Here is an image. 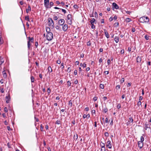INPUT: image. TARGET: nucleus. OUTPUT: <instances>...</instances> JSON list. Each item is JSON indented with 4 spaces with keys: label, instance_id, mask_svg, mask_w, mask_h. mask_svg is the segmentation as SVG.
I'll list each match as a JSON object with an SVG mask.
<instances>
[{
    "label": "nucleus",
    "instance_id": "obj_34",
    "mask_svg": "<svg viewBox=\"0 0 151 151\" xmlns=\"http://www.w3.org/2000/svg\"><path fill=\"white\" fill-rule=\"evenodd\" d=\"M114 26L115 27H117L118 26H119V23L118 22H115L114 24Z\"/></svg>",
    "mask_w": 151,
    "mask_h": 151
},
{
    "label": "nucleus",
    "instance_id": "obj_37",
    "mask_svg": "<svg viewBox=\"0 0 151 151\" xmlns=\"http://www.w3.org/2000/svg\"><path fill=\"white\" fill-rule=\"evenodd\" d=\"M50 91H51L50 89V88H48L47 89V93H48V95H49L50 93Z\"/></svg>",
    "mask_w": 151,
    "mask_h": 151
},
{
    "label": "nucleus",
    "instance_id": "obj_53",
    "mask_svg": "<svg viewBox=\"0 0 151 151\" xmlns=\"http://www.w3.org/2000/svg\"><path fill=\"white\" fill-rule=\"evenodd\" d=\"M35 119L36 120V122H38L39 121V119L38 118L35 116Z\"/></svg>",
    "mask_w": 151,
    "mask_h": 151
},
{
    "label": "nucleus",
    "instance_id": "obj_5",
    "mask_svg": "<svg viewBox=\"0 0 151 151\" xmlns=\"http://www.w3.org/2000/svg\"><path fill=\"white\" fill-rule=\"evenodd\" d=\"M49 1V0H44V5L46 8L47 9L49 8V7L48 6Z\"/></svg>",
    "mask_w": 151,
    "mask_h": 151
},
{
    "label": "nucleus",
    "instance_id": "obj_6",
    "mask_svg": "<svg viewBox=\"0 0 151 151\" xmlns=\"http://www.w3.org/2000/svg\"><path fill=\"white\" fill-rule=\"evenodd\" d=\"M65 21L63 19H61L59 21L58 24L60 26H63L65 23Z\"/></svg>",
    "mask_w": 151,
    "mask_h": 151
},
{
    "label": "nucleus",
    "instance_id": "obj_58",
    "mask_svg": "<svg viewBox=\"0 0 151 151\" xmlns=\"http://www.w3.org/2000/svg\"><path fill=\"white\" fill-rule=\"evenodd\" d=\"M70 67H68L67 69V71L68 72H70Z\"/></svg>",
    "mask_w": 151,
    "mask_h": 151
},
{
    "label": "nucleus",
    "instance_id": "obj_3",
    "mask_svg": "<svg viewBox=\"0 0 151 151\" xmlns=\"http://www.w3.org/2000/svg\"><path fill=\"white\" fill-rule=\"evenodd\" d=\"M67 20L68 22V23L70 25H71L72 24V22L71 19L72 18V15L71 14H68L67 16Z\"/></svg>",
    "mask_w": 151,
    "mask_h": 151
},
{
    "label": "nucleus",
    "instance_id": "obj_61",
    "mask_svg": "<svg viewBox=\"0 0 151 151\" xmlns=\"http://www.w3.org/2000/svg\"><path fill=\"white\" fill-rule=\"evenodd\" d=\"M117 18V17L116 16H115L114 17H113V19H114V20H116Z\"/></svg>",
    "mask_w": 151,
    "mask_h": 151
},
{
    "label": "nucleus",
    "instance_id": "obj_25",
    "mask_svg": "<svg viewBox=\"0 0 151 151\" xmlns=\"http://www.w3.org/2000/svg\"><path fill=\"white\" fill-rule=\"evenodd\" d=\"M101 151H106L105 147H104V146H101Z\"/></svg>",
    "mask_w": 151,
    "mask_h": 151
},
{
    "label": "nucleus",
    "instance_id": "obj_60",
    "mask_svg": "<svg viewBox=\"0 0 151 151\" xmlns=\"http://www.w3.org/2000/svg\"><path fill=\"white\" fill-rule=\"evenodd\" d=\"M145 126L146 128V129L147 128H148V125L147 124H145Z\"/></svg>",
    "mask_w": 151,
    "mask_h": 151
},
{
    "label": "nucleus",
    "instance_id": "obj_27",
    "mask_svg": "<svg viewBox=\"0 0 151 151\" xmlns=\"http://www.w3.org/2000/svg\"><path fill=\"white\" fill-rule=\"evenodd\" d=\"M150 37L147 35H145V38L146 40H148L149 39V38Z\"/></svg>",
    "mask_w": 151,
    "mask_h": 151
},
{
    "label": "nucleus",
    "instance_id": "obj_49",
    "mask_svg": "<svg viewBox=\"0 0 151 151\" xmlns=\"http://www.w3.org/2000/svg\"><path fill=\"white\" fill-rule=\"evenodd\" d=\"M3 43V41L2 40V39L1 37H0V44H1Z\"/></svg>",
    "mask_w": 151,
    "mask_h": 151
},
{
    "label": "nucleus",
    "instance_id": "obj_30",
    "mask_svg": "<svg viewBox=\"0 0 151 151\" xmlns=\"http://www.w3.org/2000/svg\"><path fill=\"white\" fill-rule=\"evenodd\" d=\"M73 7L75 9H77L79 7L77 4H75L73 6Z\"/></svg>",
    "mask_w": 151,
    "mask_h": 151
},
{
    "label": "nucleus",
    "instance_id": "obj_17",
    "mask_svg": "<svg viewBox=\"0 0 151 151\" xmlns=\"http://www.w3.org/2000/svg\"><path fill=\"white\" fill-rule=\"evenodd\" d=\"M2 74L3 76V77L4 78H6V77L7 76V75L6 73L5 72V71L4 70L2 72Z\"/></svg>",
    "mask_w": 151,
    "mask_h": 151
},
{
    "label": "nucleus",
    "instance_id": "obj_10",
    "mask_svg": "<svg viewBox=\"0 0 151 151\" xmlns=\"http://www.w3.org/2000/svg\"><path fill=\"white\" fill-rule=\"evenodd\" d=\"M138 143V147L140 148H141L143 146V143L141 142H139Z\"/></svg>",
    "mask_w": 151,
    "mask_h": 151
},
{
    "label": "nucleus",
    "instance_id": "obj_55",
    "mask_svg": "<svg viewBox=\"0 0 151 151\" xmlns=\"http://www.w3.org/2000/svg\"><path fill=\"white\" fill-rule=\"evenodd\" d=\"M57 63L58 64H60L61 63V61L60 60H58L57 61Z\"/></svg>",
    "mask_w": 151,
    "mask_h": 151
},
{
    "label": "nucleus",
    "instance_id": "obj_45",
    "mask_svg": "<svg viewBox=\"0 0 151 151\" xmlns=\"http://www.w3.org/2000/svg\"><path fill=\"white\" fill-rule=\"evenodd\" d=\"M55 28L56 29L58 30V29H60V27L58 25H56L55 26Z\"/></svg>",
    "mask_w": 151,
    "mask_h": 151
},
{
    "label": "nucleus",
    "instance_id": "obj_54",
    "mask_svg": "<svg viewBox=\"0 0 151 151\" xmlns=\"http://www.w3.org/2000/svg\"><path fill=\"white\" fill-rule=\"evenodd\" d=\"M58 17L57 16H55L53 18V19L55 20H56L58 19Z\"/></svg>",
    "mask_w": 151,
    "mask_h": 151
},
{
    "label": "nucleus",
    "instance_id": "obj_31",
    "mask_svg": "<svg viewBox=\"0 0 151 151\" xmlns=\"http://www.w3.org/2000/svg\"><path fill=\"white\" fill-rule=\"evenodd\" d=\"M108 111V109L107 108V107H104V109H103V111L105 112V113H106Z\"/></svg>",
    "mask_w": 151,
    "mask_h": 151
},
{
    "label": "nucleus",
    "instance_id": "obj_7",
    "mask_svg": "<svg viewBox=\"0 0 151 151\" xmlns=\"http://www.w3.org/2000/svg\"><path fill=\"white\" fill-rule=\"evenodd\" d=\"M62 29L65 32L68 29V26L66 24H63V26H62Z\"/></svg>",
    "mask_w": 151,
    "mask_h": 151
},
{
    "label": "nucleus",
    "instance_id": "obj_12",
    "mask_svg": "<svg viewBox=\"0 0 151 151\" xmlns=\"http://www.w3.org/2000/svg\"><path fill=\"white\" fill-rule=\"evenodd\" d=\"M104 34L105 36L107 38H108L109 37V34L107 31L105 29H104Z\"/></svg>",
    "mask_w": 151,
    "mask_h": 151
},
{
    "label": "nucleus",
    "instance_id": "obj_64",
    "mask_svg": "<svg viewBox=\"0 0 151 151\" xmlns=\"http://www.w3.org/2000/svg\"><path fill=\"white\" fill-rule=\"evenodd\" d=\"M104 73L106 75L108 74L109 73V72L108 71H105Z\"/></svg>",
    "mask_w": 151,
    "mask_h": 151
},
{
    "label": "nucleus",
    "instance_id": "obj_43",
    "mask_svg": "<svg viewBox=\"0 0 151 151\" xmlns=\"http://www.w3.org/2000/svg\"><path fill=\"white\" fill-rule=\"evenodd\" d=\"M60 9L62 10V11L64 13V14L66 13V11L65 9Z\"/></svg>",
    "mask_w": 151,
    "mask_h": 151
},
{
    "label": "nucleus",
    "instance_id": "obj_11",
    "mask_svg": "<svg viewBox=\"0 0 151 151\" xmlns=\"http://www.w3.org/2000/svg\"><path fill=\"white\" fill-rule=\"evenodd\" d=\"M113 6L116 9H118L119 8V6L115 3H113L112 4Z\"/></svg>",
    "mask_w": 151,
    "mask_h": 151
},
{
    "label": "nucleus",
    "instance_id": "obj_44",
    "mask_svg": "<svg viewBox=\"0 0 151 151\" xmlns=\"http://www.w3.org/2000/svg\"><path fill=\"white\" fill-rule=\"evenodd\" d=\"M141 101H139L138 102L137 104V105L138 106H139V105H141Z\"/></svg>",
    "mask_w": 151,
    "mask_h": 151
},
{
    "label": "nucleus",
    "instance_id": "obj_59",
    "mask_svg": "<svg viewBox=\"0 0 151 151\" xmlns=\"http://www.w3.org/2000/svg\"><path fill=\"white\" fill-rule=\"evenodd\" d=\"M135 30L134 28H132V32H135Z\"/></svg>",
    "mask_w": 151,
    "mask_h": 151
},
{
    "label": "nucleus",
    "instance_id": "obj_46",
    "mask_svg": "<svg viewBox=\"0 0 151 151\" xmlns=\"http://www.w3.org/2000/svg\"><path fill=\"white\" fill-rule=\"evenodd\" d=\"M121 104H119L117 106V108L118 109H119L121 108Z\"/></svg>",
    "mask_w": 151,
    "mask_h": 151
},
{
    "label": "nucleus",
    "instance_id": "obj_19",
    "mask_svg": "<svg viewBox=\"0 0 151 151\" xmlns=\"http://www.w3.org/2000/svg\"><path fill=\"white\" fill-rule=\"evenodd\" d=\"M95 21L96 20L92 18L90 21V22L91 24H94V23L95 22Z\"/></svg>",
    "mask_w": 151,
    "mask_h": 151
},
{
    "label": "nucleus",
    "instance_id": "obj_62",
    "mask_svg": "<svg viewBox=\"0 0 151 151\" xmlns=\"http://www.w3.org/2000/svg\"><path fill=\"white\" fill-rule=\"evenodd\" d=\"M56 123L57 124H60V122L59 120H57L56 122Z\"/></svg>",
    "mask_w": 151,
    "mask_h": 151
},
{
    "label": "nucleus",
    "instance_id": "obj_52",
    "mask_svg": "<svg viewBox=\"0 0 151 151\" xmlns=\"http://www.w3.org/2000/svg\"><path fill=\"white\" fill-rule=\"evenodd\" d=\"M120 85H117L116 87V89H119L120 88Z\"/></svg>",
    "mask_w": 151,
    "mask_h": 151
},
{
    "label": "nucleus",
    "instance_id": "obj_21",
    "mask_svg": "<svg viewBox=\"0 0 151 151\" xmlns=\"http://www.w3.org/2000/svg\"><path fill=\"white\" fill-rule=\"evenodd\" d=\"M48 72L50 73L52 71V69L50 66H49L48 68Z\"/></svg>",
    "mask_w": 151,
    "mask_h": 151
},
{
    "label": "nucleus",
    "instance_id": "obj_32",
    "mask_svg": "<svg viewBox=\"0 0 151 151\" xmlns=\"http://www.w3.org/2000/svg\"><path fill=\"white\" fill-rule=\"evenodd\" d=\"M129 121H128L129 122L132 123L133 122V119H132V117H130L129 118Z\"/></svg>",
    "mask_w": 151,
    "mask_h": 151
},
{
    "label": "nucleus",
    "instance_id": "obj_9",
    "mask_svg": "<svg viewBox=\"0 0 151 151\" xmlns=\"http://www.w3.org/2000/svg\"><path fill=\"white\" fill-rule=\"evenodd\" d=\"M6 102L7 103H8L10 100V97L9 95L8 96H6L5 98Z\"/></svg>",
    "mask_w": 151,
    "mask_h": 151
},
{
    "label": "nucleus",
    "instance_id": "obj_13",
    "mask_svg": "<svg viewBox=\"0 0 151 151\" xmlns=\"http://www.w3.org/2000/svg\"><path fill=\"white\" fill-rule=\"evenodd\" d=\"M90 115L89 114H88L87 115L84 114L83 115V117L84 119H85V118H86L87 119H88L90 117Z\"/></svg>",
    "mask_w": 151,
    "mask_h": 151
},
{
    "label": "nucleus",
    "instance_id": "obj_47",
    "mask_svg": "<svg viewBox=\"0 0 151 151\" xmlns=\"http://www.w3.org/2000/svg\"><path fill=\"white\" fill-rule=\"evenodd\" d=\"M124 81V78H122L121 80V83H123Z\"/></svg>",
    "mask_w": 151,
    "mask_h": 151
},
{
    "label": "nucleus",
    "instance_id": "obj_24",
    "mask_svg": "<svg viewBox=\"0 0 151 151\" xmlns=\"http://www.w3.org/2000/svg\"><path fill=\"white\" fill-rule=\"evenodd\" d=\"M0 62L1 63L0 65H1L4 62V60H3V58L1 57H0Z\"/></svg>",
    "mask_w": 151,
    "mask_h": 151
},
{
    "label": "nucleus",
    "instance_id": "obj_15",
    "mask_svg": "<svg viewBox=\"0 0 151 151\" xmlns=\"http://www.w3.org/2000/svg\"><path fill=\"white\" fill-rule=\"evenodd\" d=\"M28 40V41H29L30 42H33L34 41V38L32 37L31 38L30 37H29Z\"/></svg>",
    "mask_w": 151,
    "mask_h": 151
},
{
    "label": "nucleus",
    "instance_id": "obj_35",
    "mask_svg": "<svg viewBox=\"0 0 151 151\" xmlns=\"http://www.w3.org/2000/svg\"><path fill=\"white\" fill-rule=\"evenodd\" d=\"M104 135L106 137H108L109 135V134L108 132H105L104 133Z\"/></svg>",
    "mask_w": 151,
    "mask_h": 151
},
{
    "label": "nucleus",
    "instance_id": "obj_42",
    "mask_svg": "<svg viewBox=\"0 0 151 151\" xmlns=\"http://www.w3.org/2000/svg\"><path fill=\"white\" fill-rule=\"evenodd\" d=\"M4 111L6 112V113L8 111V109L7 107H5L4 109Z\"/></svg>",
    "mask_w": 151,
    "mask_h": 151
},
{
    "label": "nucleus",
    "instance_id": "obj_2",
    "mask_svg": "<svg viewBox=\"0 0 151 151\" xmlns=\"http://www.w3.org/2000/svg\"><path fill=\"white\" fill-rule=\"evenodd\" d=\"M53 37V35L52 32H49L47 33L46 38L49 41L51 40Z\"/></svg>",
    "mask_w": 151,
    "mask_h": 151
},
{
    "label": "nucleus",
    "instance_id": "obj_8",
    "mask_svg": "<svg viewBox=\"0 0 151 151\" xmlns=\"http://www.w3.org/2000/svg\"><path fill=\"white\" fill-rule=\"evenodd\" d=\"M107 144L106 145V146L108 147L109 149H111L112 147L111 143L110 140H109L107 142Z\"/></svg>",
    "mask_w": 151,
    "mask_h": 151
},
{
    "label": "nucleus",
    "instance_id": "obj_33",
    "mask_svg": "<svg viewBox=\"0 0 151 151\" xmlns=\"http://www.w3.org/2000/svg\"><path fill=\"white\" fill-rule=\"evenodd\" d=\"M54 3L52 2H50L49 4V5L50 6V7H49V8H50L53 5Z\"/></svg>",
    "mask_w": 151,
    "mask_h": 151
},
{
    "label": "nucleus",
    "instance_id": "obj_56",
    "mask_svg": "<svg viewBox=\"0 0 151 151\" xmlns=\"http://www.w3.org/2000/svg\"><path fill=\"white\" fill-rule=\"evenodd\" d=\"M74 74L75 75H76L77 74V70H75L74 71Z\"/></svg>",
    "mask_w": 151,
    "mask_h": 151
},
{
    "label": "nucleus",
    "instance_id": "obj_38",
    "mask_svg": "<svg viewBox=\"0 0 151 151\" xmlns=\"http://www.w3.org/2000/svg\"><path fill=\"white\" fill-rule=\"evenodd\" d=\"M98 97L96 96H95L93 98V100L95 101L97 99Z\"/></svg>",
    "mask_w": 151,
    "mask_h": 151
},
{
    "label": "nucleus",
    "instance_id": "obj_22",
    "mask_svg": "<svg viewBox=\"0 0 151 151\" xmlns=\"http://www.w3.org/2000/svg\"><path fill=\"white\" fill-rule=\"evenodd\" d=\"M46 32H47V33H48L49 32H50V29L49 27H46Z\"/></svg>",
    "mask_w": 151,
    "mask_h": 151
},
{
    "label": "nucleus",
    "instance_id": "obj_63",
    "mask_svg": "<svg viewBox=\"0 0 151 151\" xmlns=\"http://www.w3.org/2000/svg\"><path fill=\"white\" fill-rule=\"evenodd\" d=\"M86 66V64L84 63L83 65V68H85Z\"/></svg>",
    "mask_w": 151,
    "mask_h": 151
},
{
    "label": "nucleus",
    "instance_id": "obj_1",
    "mask_svg": "<svg viewBox=\"0 0 151 151\" xmlns=\"http://www.w3.org/2000/svg\"><path fill=\"white\" fill-rule=\"evenodd\" d=\"M139 21L140 22L143 23H148L149 22V19L148 17L143 16L140 18Z\"/></svg>",
    "mask_w": 151,
    "mask_h": 151
},
{
    "label": "nucleus",
    "instance_id": "obj_51",
    "mask_svg": "<svg viewBox=\"0 0 151 151\" xmlns=\"http://www.w3.org/2000/svg\"><path fill=\"white\" fill-rule=\"evenodd\" d=\"M69 104L71 106H72V102L70 100L69 101Z\"/></svg>",
    "mask_w": 151,
    "mask_h": 151
},
{
    "label": "nucleus",
    "instance_id": "obj_4",
    "mask_svg": "<svg viewBox=\"0 0 151 151\" xmlns=\"http://www.w3.org/2000/svg\"><path fill=\"white\" fill-rule=\"evenodd\" d=\"M48 25L50 27H53L54 23L52 18H49L48 19Z\"/></svg>",
    "mask_w": 151,
    "mask_h": 151
},
{
    "label": "nucleus",
    "instance_id": "obj_28",
    "mask_svg": "<svg viewBox=\"0 0 151 151\" xmlns=\"http://www.w3.org/2000/svg\"><path fill=\"white\" fill-rule=\"evenodd\" d=\"M25 20L27 21H29V16H27L25 17Z\"/></svg>",
    "mask_w": 151,
    "mask_h": 151
},
{
    "label": "nucleus",
    "instance_id": "obj_18",
    "mask_svg": "<svg viewBox=\"0 0 151 151\" xmlns=\"http://www.w3.org/2000/svg\"><path fill=\"white\" fill-rule=\"evenodd\" d=\"M114 40L116 43H117L119 41V37L117 36H116L114 38Z\"/></svg>",
    "mask_w": 151,
    "mask_h": 151
},
{
    "label": "nucleus",
    "instance_id": "obj_36",
    "mask_svg": "<svg viewBox=\"0 0 151 151\" xmlns=\"http://www.w3.org/2000/svg\"><path fill=\"white\" fill-rule=\"evenodd\" d=\"M141 141L140 142H143L144 141V138L143 136H141L140 138Z\"/></svg>",
    "mask_w": 151,
    "mask_h": 151
},
{
    "label": "nucleus",
    "instance_id": "obj_14",
    "mask_svg": "<svg viewBox=\"0 0 151 151\" xmlns=\"http://www.w3.org/2000/svg\"><path fill=\"white\" fill-rule=\"evenodd\" d=\"M141 61V58L140 56H138L137 59V62H140Z\"/></svg>",
    "mask_w": 151,
    "mask_h": 151
},
{
    "label": "nucleus",
    "instance_id": "obj_40",
    "mask_svg": "<svg viewBox=\"0 0 151 151\" xmlns=\"http://www.w3.org/2000/svg\"><path fill=\"white\" fill-rule=\"evenodd\" d=\"M64 63H62L60 67L62 69H63L64 68Z\"/></svg>",
    "mask_w": 151,
    "mask_h": 151
},
{
    "label": "nucleus",
    "instance_id": "obj_57",
    "mask_svg": "<svg viewBox=\"0 0 151 151\" xmlns=\"http://www.w3.org/2000/svg\"><path fill=\"white\" fill-rule=\"evenodd\" d=\"M111 62L110 60L109 59H108L107 60V63H108V65H109V64H110Z\"/></svg>",
    "mask_w": 151,
    "mask_h": 151
},
{
    "label": "nucleus",
    "instance_id": "obj_41",
    "mask_svg": "<svg viewBox=\"0 0 151 151\" xmlns=\"http://www.w3.org/2000/svg\"><path fill=\"white\" fill-rule=\"evenodd\" d=\"M40 128L41 130L42 131H43V127L42 125V124H41L40 125Z\"/></svg>",
    "mask_w": 151,
    "mask_h": 151
},
{
    "label": "nucleus",
    "instance_id": "obj_16",
    "mask_svg": "<svg viewBox=\"0 0 151 151\" xmlns=\"http://www.w3.org/2000/svg\"><path fill=\"white\" fill-rule=\"evenodd\" d=\"M31 11V8L30 5L28 6V9H26V11L27 13H28L29 11Z\"/></svg>",
    "mask_w": 151,
    "mask_h": 151
},
{
    "label": "nucleus",
    "instance_id": "obj_48",
    "mask_svg": "<svg viewBox=\"0 0 151 151\" xmlns=\"http://www.w3.org/2000/svg\"><path fill=\"white\" fill-rule=\"evenodd\" d=\"M68 85L69 86H70L71 84V83L70 81H67Z\"/></svg>",
    "mask_w": 151,
    "mask_h": 151
},
{
    "label": "nucleus",
    "instance_id": "obj_39",
    "mask_svg": "<svg viewBox=\"0 0 151 151\" xmlns=\"http://www.w3.org/2000/svg\"><path fill=\"white\" fill-rule=\"evenodd\" d=\"M113 17H111L109 19V21L111 22L113 20Z\"/></svg>",
    "mask_w": 151,
    "mask_h": 151
},
{
    "label": "nucleus",
    "instance_id": "obj_50",
    "mask_svg": "<svg viewBox=\"0 0 151 151\" xmlns=\"http://www.w3.org/2000/svg\"><path fill=\"white\" fill-rule=\"evenodd\" d=\"M91 25H92L91 28L92 29H95V25H94V24H91Z\"/></svg>",
    "mask_w": 151,
    "mask_h": 151
},
{
    "label": "nucleus",
    "instance_id": "obj_20",
    "mask_svg": "<svg viewBox=\"0 0 151 151\" xmlns=\"http://www.w3.org/2000/svg\"><path fill=\"white\" fill-rule=\"evenodd\" d=\"M30 79L31 80V82L32 83H33L35 81V78L32 76H31L30 77Z\"/></svg>",
    "mask_w": 151,
    "mask_h": 151
},
{
    "label": "nucleus",
    "instance_id": "obj_29",
    "mask_svg": "<svg viewBox=\"0 0 151 151\" xmlns=\"http://www.w3.org/2000/svg\"><path fill=\"white\" fill-rule=\"evenodd\" d=\"M100 87L101 89H103L104 88V85L102 84H100Z\"/></svg>",
    "mask_w": 151,
    "mask_h": 151
},
{
    "label": "nucleus",
    "instance_id": "obj_26",
    "mask_svg": "<svg viewBox=\"0 0 151 151\" xmlns=\"http://www.w3.org/2000/svg\"><path fill=\"white\" fill-rule=\"evenodd\" d=\"M131 21V19L129 18H127L125 20V21L127 22H130Z\"/></svg>",
    "mask_w": 151,
    "mask_h": 151
},
{
    "label": "nucleus",
    "instance_id": "obj_23",
    "mask_svg": "<svg viewBox=\"0 0 151 151\" xmlns=\"http://www.w3.org/2000/svg\"><path fill=\"white\" fill-rule=\"evenodd\" d=\"M31 44L29 41L27 42V47L28 49H29L30 48Z\"/></svg>",
    "mask_w": 151,
    "mask_h": 151
}]
</instances>
